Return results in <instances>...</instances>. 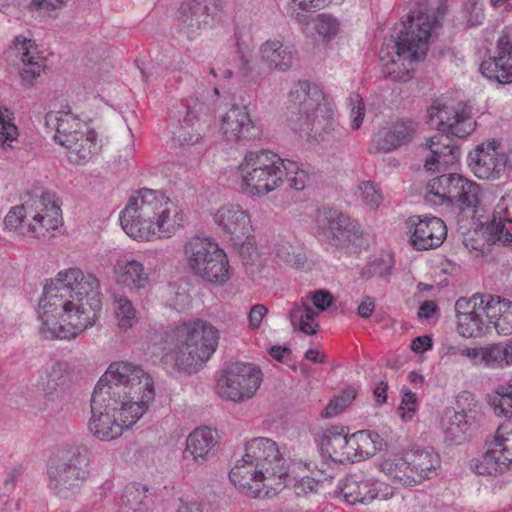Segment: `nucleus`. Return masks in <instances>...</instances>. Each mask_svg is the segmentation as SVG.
I'll return each instance as SVG.
<instances>
[{"label":"nucleus","mask_w":512,"mask_h":512,"mask_svg":"<svg viewBox=\"0 0 512 512\" xmlns=\"http://www.w3.org/2000/svg\"><path fill=\"white\" fill-rule=\"evenodd\" d=\"M234 37L236 40L237 51L239 53V57L242 62V66L240 67V70L244 75H247L250 71V68L248 66L249 61H248V59H246L245 52H244L245 49L247 48V45L245 44V41L243 40V37H242V32L239 29L235 30Z\"/></svg>","instance_id":"obj_62"},{"label":"nucleus","mask_w":512,"mask_h":512,"mask_svg":"<svg viewBox=\"0 0 512 512\" xmlns=\"http://www.w3.org/2000/svg\"><path fill=\"white\" fill-rule=\"evenodd\" d=\"M69 0H31L30 6L37 11L52 13L67 6Z\"/></svg>","instance_id":"obj_57"},{"label":"nucleus","mask_w":512,"mask_h":512,"mask_svg":"<svg viewBox=\"0 0 512 512\" xmlns=\"http://www.w3.org/2000/svg\"><path fill=\"white\" fill-rule=\"evenodd\" d=\"M299 9L311 11L322 9L330 4H341L344 0H291Z\"/></svg>","instance_id":"obj_61"},{"label":"nucleus","mask_w":512,"mask_h":512,"mask_svg":"<svg viewBox=\"0 0 512 512\" xmlns=\"http://www.w3.org/2000/svg\"><path fill=\"white\" fill-rule=\"evenodd\" d=\"M427 118L430 126L445 134L434 135L421 146L425 169L435 171L455 165L460 149L449 135L464 138L476 129L472 106L470 103L437 98L428 107Z\"/></svg>","instance_id":"obj_4"},{"label":"nucleus","mask_w":512,"mask_h":512,"mask_svg":"<svg viewBox=\"0 0 512 512\" xmlns=\"http://www.w3.org/2000/svg\"><path fill=\"white\" fill-rule=\"evenodd\" d=\"M267 313H268V308L265 305H263V304L254 305L250 309L249 314H248L249 328L251 330H256V329L260 328V326L262 325V321H263L264 317L267 315Z\"/></svg>","instance_id":"obj_58"},{"label":"nucleus","mask_w":512,"mask_h":512,"mask_svg":"<svg viewBox=\"0 0 512 512\" xmlns=\"http://www.w3.org/2000/svg\"><path fill=\"white\" fill-rule=\"evenodd\" d=\"M184 214L162 191L141 188L120 214L125 233L139 241L169 239L180 230Z\"/></svg>","instance_id":"obj_5"},{"label":"nucleus","mask_w":512,"mask_h":512,"mask_svg":"<svg viewBox=\"0 0 512 512\" xmlns=\"http://www.w3.org/2000/svg\"><path fill=\"white\" fill-rule=\"evenodd\" d=\"M407 455L411 472L417 477L418 483L437 474L440 457L432 448H416Z\"/></svg>","instance_id":"obj_32"},{"label":"nucleus","mask_w":512,"mask_h":512,"mask_svg":"<svg viewBox=\"0 0 512 512\" xmlns=\"http://www.w3.org/2000/svg\"><path fill=\"white\" fill-rule=\"evenodd\" d=\"M152 498L147 494L145 487L135 484L128 485L121 495L120 505L127 511H143L148 509Z\"/></svg>","instance_id":"obj_40"},{"label":"nucleus","mask_w":512,"mask_h":512,"mask_svg":"<svg viewBox=\"0 0 512 512\" xmlns=\"http://www.w3.org/2000/svg\"><path fill=\"white\" fill-rule=\"evenodd\" d=\"M418 122L400 118L380 127L374 134L370 153H389L409 144L418 131Z\"/></svg>","instance_id":"obj_19"},{"label":"nucleus","mask_w":512,"mask_h":512,"mask_svg":"<svg viewBox=\"0 0 512 512\" xmlns=\"http://www.w3.org/2000/svg\"><path fill=\"white\" fill-rule=\"evenodd\" d=\"M354 398L355 391L353 389L345 390L339 396L330 400L322 415L328 418L339 415L351 404Z\"/></svg>","instance_id":"obj_49"},{"label":"nucleus","mask_w":512,"mask_h":512,"mask_svg":"<svg viewBox=\"0 0 512 512\" xmlns=\"http://www.w3.org/2000/svg\"><path fill=\"white\" fill-rule=\"evenodd\" d=\"M315 231L324 243L336 249L347 248L350 244L361 247L366 242L361 225L336 209L317 210Z\"/></svg>","instance_id":"obj_13"},{"label":"nucleus","mask_w":512,"mask_h":512,"mask_svg":"<svg viewBox=\"0 0 512 512\" xmlns=\"http://www.w3.org/2000/svg\"><path fill=\"white\" fill-rule=\"evenodd\" d=\"M506 352L504 343L482 346V365L491 369L508 367Z\"/></svg>","instance_id":"obj_44"},{"label":"nucleus","mask_w":512,"mask_h":512,"mask_svg":"<svg viewBox=\"0 0 512 512\" xmlns=\"http://www.w3.org/2000/svg\"><path fill=\"white\" fill-rule=\"evenodd\" d=\"M261 370L249 363L236 362L226 366L217 380L218 395L233 402L252 398L262 383Z\"/></svg>","instance_id":"obj_15"},{"label":"nucleus","mask_w":512,"mask_h":512,"mask_svg":"<svg viewBox=\"0 0 512 512\" xmlns=\"http://www.w3.org/2000/svg\"><path fill=\"white\" fill-rule=\"evenodd\" d=\"M445 442L460 445L466 440L470 424L464 412H448L442 422Z\"/></svg>","instance_id":"obj_37"},{"label":"nucleus","mask_w":512,"mask_h":512,"mask_svg":"<svg viewBox=\"0 0 512 512\" xmlns=\"http://www.w3.org/2000/svg\"><path fill=\"white\" fill-rule=\"evenodd\" d=\"M460 356L467 358L474 366L482 365V347L463 346Z\"/></svg>","instance_id":"obj_63"},{"label":"nucleus","mask_w":512,"mask_h":512,"mask_svg":"<svg viewBox=\"0 0 512 512\" xmlns=\"http://www.w3.org/2000/svg\"><path fill=\"white\" fill-rule=\"evenodd\" d=\"M433 346L432 338L428 335L418 336L411 342V349L417 354L430 350Z\"/></svg>","instance_id":"obj_64"},{"label":"nucleus","mask_w":512,"mask_h":512,"mask_svg":"<svg viewBox=\"0 0 512 512\" xmlns=\"http://www.w3.org/2000/svg\"><path fill=\"white\" fill-rule=\"evenodd\" d=\"M14 49L16 56L22 63V68L19 71L21 85L30 88L34 81L44 72L46 59L39 51L36 42L23 35L15 37Z\"/></svg>","instance_id":"obj_26"},{"label":"nucleus","mask_w":512,"mask_h":512,"mask_svg":"<svg viewBox=\"0 0 512 512\" xmlns=\"http://www.w3.org/2000/svg\"><path fill=\"white\" fill-rule=\"evenodd\" d=\"M487 294L461 297L455 303L457 331L466 338L480 337L489 325Z\"/></svg>","instance_id":"obj_16"},{"label":"nucleus","mask_w":512,"mask_h":512,"mask_svg":"<svg viewBox=\"0 0 512 512\" xmlns=\"http://www.w3.org/2000/svg\"><path fill=\"white\" fill-rule=\"evenodd\" d=\"M219 132L228 142L255 140L261 135V129L251 118L248 107L237 104L220 117Z\"/></svg>","instance_id":"obj_20"},{"label":"nucleus","mask_w":512,"mask_h":512,"mask_svg":"<svg viewBox=\"0 0 512 512\" xmlns=\"http://www.w3.org/2000/svg\"><path fill=\"white\" fill-rule=\"evenodd\" d=\"M315 29L323 38H332L339 31V22L335 17L321 13L315 19Z\"/></svg>","instance_id":"obj_53"},{"label":"nucleus","mask_w":512,"mask_h":512,"mask_svg":"<svg viewBox=\"0 0 512 512\" xmlns=\"http://www.w3.org/2000/svg\"><path fill=\"white\" fill-rule=\"evenodd\" d=\"M116 282L132 292L145 289L149 283V273L143 263L135 259L118 260L114 266Z\"/></svg>","instance_id":"obj_28"},{"label":"nucleus","mask_w":512,"mask_h":512,"mask_svg":"<svg viewBox=\"0 0 512 512\" xmlns=\"http://www.w3.org/2000/svg\"><path fill=\"white\" fill-rule=\"evenodd\" d=\"M445 0H427L425 8L411 14L403 24L397 41L392 46L385 43L379 53L384 72L395 81L406 82L419 60L426 56L433 32L445 15Z\"/></svg>","instance_id":"obj_3"},{"label":"nucleus","mask_w":512,"mask_h":512,"mask_svg":"<svg viewBox=\"0 0 512 512\" xmlns=\"http://www.w3.org/2000/svg\"><path fill=\"white\" fill-rule=\"evenodd\" d=\"M289 98L294 110L287 121L293 131L308 137L317 125L323 123L322 140H325V135L334 136L337 133V126L333 122L335 106L317 84L299 80L291 88Z\"/></svg>","instance_id":"obj_7"},{"label":"nucleus","mask_w":512,"mask_h":512,"mask_svg":"<svg viewBox=\"0 0 512 512\" xmlns=\"http://www.w3.org/2000/svg\"><path fill=\"white\" fill-rule=\"evenodd\" d=\"M184 258L193 275L214 285L230 279V264L225 251L207 237L195 236L184 245Z\"/></svg>","instance_id":"obj_10"},{"label":"nucleus","mask_w":512,"mask_h":512,"mask_svg":"<svg viewBox=\"0 0 512 512\" xmlns=\"http://www.w3.org/2000/svg\"><path fill=\"white\" fill-rule=\"evenodd\" d=\"M111 305L117 328L122 332L131 329L137 322V310L128 296L124 293L113 292Z\"/></svg>","instance_id":"obj_36"},{"label":"nucleus","mask_w":512,"mask_h":512,"mask_svg":"<svg viewBox=\"0 0 512 512\" xmlns=\"http://www.w3.org/2000/svg\"><path fill=\"white\" fill-rule=\"evenodd\" d=\"M183 111H179V114H183V118L180 122V126H188V127H204V123L202 121V116L205 114L207 110L204 103L199 102L197 100H192L191 102H187L182 104Z\"/></svg>","instance_id":"obj_45"},{"label":"nucleus","mask_w":512,"mask_h":512,"mask_svg":"<svg viewBox=\"0 0 512 512\" xmlns=\"http://www.w3.org/2000/svg\"><path fill=\"white\" fill-rule=\"evenodd\" d=\"M378 468L393 486L409 487L418 484L417 477L411 472L407 454L405 457L398 455L384 457L379 461Z\"/></svg>","instance_id":"obj_29"},{"label":"nucleus","mask_w":512,"mask_h":512,"mask_svg":"<svg viewBox=\"0 0 512 512\" xmlns=\"http://www.w3.org/2000/svg\"><path fill=\"white\" fill-rule=\"evenodd\" d=\"M406 225L410 243L416 250H430L439 247L447 236L444 221L436 216H410Z\"/></svg>","instance_id":"obj_22"},{"label":"nucleus","mask_w":512,"mask_h":512,"mask_svg":"<svg viewBox=\"0 0 512 512\" xmlns=\"http://www.w3.org/2000/svg\"><path fill=\"white\" fill-rule=\"evenodd\" d=\"M17 136V127L12 123L9 111L0 107V148L9 146Z\"/></svg>","instance_id":"obj_50"},{"label":"nucleus","mask_w":512,"mask_h":512,"mask_svg":"<svg viewBox=\"0 0 512 512\" xmlns=\"http://www.w3.org/2000/svg\"><path fill=\"white\" fill-rule=\"evenodd\" d=\"M65 148L67 149L68 159L71 163L83 165L100 151L101 144L95 130L89 128L81 134L78 140H74V143H71Z\"/></svg>","instance_id":"obj_34"},{"label":"nucleus","mask_w":512,"mask_h":512,"mask_svg":"<svg viewBox=\"0 0 512 512\" xmlns=\"http://www.w3.org/2000/svg\"><path fill=\"white\" fill-rule=\"evenodd\" d=\"M402 400L399 407L401 418L405 421L410 420L415 415L418 405L416 394L410 390H402Z\"/></svg>","instance_id":"obj_54"},{"label":"nucleus","mask_w":512,"mask_h":512,"mask_svg":"<svg viewBox=\"0 0 512 512\" xmlns=\"http://www.w3.org/2000/svg\"><path fill=\"white\" fill-rule=\"evenodd\" d=\"M271 254L274 258L291 267H299L304 263L301 253H296L294 247L283 239L276 240L271 247Z\"/></svg>","instance_id":"obj_42"},{"label":"nucleus","mask_w":512,"mask_h":512,"mask_svg":"<svg viewBox=\"0 0 512 512\" xmlns=\"http://www.w3.org/2000/svg\"><path fill=\"white\" fill-rule=\"evenodd\" d=\"M154 397V381L142 367L111 363L92 394L90 433L101 441L120 437L146 413Z\"/></svg>","instance_id":"obj_1"},{"label":"nucleus","mask_w":512,"mask_h":512,"mask_svg":"<svg viewBox=\"0 0 512 512\" xmlns=\"http://www.w3.org/2000/svg\"><path fill=\"white\" fill-rule=\"evenodd\" d=\"M225 7L224 0H183L175 13L179 33L196 39L220 21Z\"/></svg>","instance_id":"obj_14"},{"label":"nucleus","mask_w":512,"mask_h":512,"mask_svg":"<svg viewBox=\"0 0 512 512\" xmlns=\"http://www.w3.org/2000/svg\"><path fill=\"white\" fill-rule=\"evenodd\" d=\"M355 195L358 201L371 210L378 208L383 200L382 192L371 181L361 182Z\"/></svg>","instance_id":"obj_46"},{"label":"nucleus","mask_w":512,"mask_h":512,"mask_svg":"<svg viewBox=\"0 0 512 512\" xmlns=\"http://www.w3.org/2000/svg\"><path fill=\"white\" fill-rule=\"evenodd\" d=\"M46 124L55 129L54 139L63 147L74 143V140H78L81 134L90 128L87 123L81 121L78 116L69 111L48 113Z\"/></svg>","instance_id":"obj_27"},{"label":"nucleus","mask_w":512,"mask_h":512,"mask_svg":"<svg viewBox=\"0 0 512 512\" xmlns=\"http://www.w3.org/2000/svg\"><path fill=\"white\" fill-rule=\"evenodd\" d=\"M99 279L78 267L60 270L44 286L39 333L45 339H74L95 325L102 308Z\"/></svg>","instance_id":"obj_2"},{"label":"nucleus","mask_w":512,"mask_h":512,"mask_svg":"<svg viewBox=\"0 0 512 512\" xmlns=\"http://www.w3.org/2000/svg\"><path fill=\"white\" fill-rule=\"evenodd\" d=\"M62 224V213L55 195L41 191L24 203L9 209L3 220V230L19 237H41Z\"/></svg>","instance_id":"obj_8"},{"label":"nucleus","mask_w":512,"mask_h":512,"mask_svg":"<svg viewBox=\"0 0 512 512\" xmlns=\"http://www.w3.org/2000/svg\"><path fill=\"white\" fill-rule=\"evenodd\" d=\"M284 180L287 179L291 188L297 191L303 190L310 181L308 170L297 162L284 159Z\"/></svg>","instance_id":"obj_43"},{"label":"nucleus","mask_w":512,"mask_h":512,"mask_svg":"<svg viewBox=\"0 0 512 512\" xmlns=\"http://www.w3.org/2000/svg\"><path fill=\"white\" fill-rule=\"evenodd\" d=\"M345 432L343 428L332 426L327 428L319 436L318 444L324 455L333 461H339L340 453L345 444Z\"/></svg>","instance_id":"obj_39"},{"label":"nucleus","mask_w":512,"mask_h":512,"mask_svg":"<svg viewBox=\"0 0 512 512\" xmlns=\"http://www.w3.org/2000/svg\"><path fill=\"white\" fill-rule=\"evenodd\" d=\"M382 486L373 478L351 474L342 480L340 491L348 504H368L376 498L386 499L392 495L390 488L381 489Z\"/></svg>","instance_id":"obj_25"},{"label":"nucleus","mask_w":512,"mask_h":512,"mask_svg":"<svg viewBox=\"0 0 512 512\" xmlns=\"http://www.w3.org/2000/svg\"><path fill=\"white\" fill-rule=\"evenodd\" d=\"M481 73L499 83L512 82V25L506 26L497 40L496 56L482 61Z\"/></svg>","instance_id":"obj_23"},{"label":"nucleus","mask_w":512,"mask_h":512,"mask_svg":"<svg viewBox=\"0 0 512 512\" xmlns=\"http://www.w3.org/2000/svg\"><path fill=\"white\" fill-rule=\"evenodd\" d=\"M246 461H252L270 480L287 475L284 459L277 443L269 438H254L246 444Z\"/></svg>","instance_id":"obj_18"},{"label":"nucleus","mask_w":512,"mask_h":512,"mask_svg":"<svg viewBox=\"0 0 512 512\" xmlns=\"http://www.w3.org/2000/svg\"><path fill=\"white\" fill-rule=\"evenodd\" d=\"M489 324H493L500 335L512 334V303L500 296L487 294Z\"/></svg>","instance_id":"obj_31"},{"label":"nucleus","mask_w":512,"mask_h":512,"mask_svg":"<svg viewBox=\"0 0 512 512\" xmlns=\"http://www.w3.org/2000/svg\"><path fill=\"white\" fill-rule=\"evenodd\" d=\"M203 132L204 127L179 126L174 134L181 144L192 145L199 142Z\"/></svg>","instance_id":"obj_55"},{"label":"nucleus","mask_w":512,"mask_h":512,"mask_svg":"<svg viewBox=\"0 0 512 512\" xmlns=\"http://www.w3.org/2000/svg\"><path fill=\"white\" fill-rule=\"evenodd\" d=\"M69 377L68 364L65 362L53 363L41 376L40 385L47 394L57 391L65 385Z\"/></svg>","instance_id":"obj_41"},{"label":"nucleus","mask_w":512,"mask_h":512,"mask_svg":"<svg viewBox=\"0 0 512 512\" xmlns=\"http://www.w3.org/2000/svg\"><path fill=\"white\" fill-rule=\"evenodd\" d=\"M505 219L495 218V209L493 210L492 221L489 224V233L492 239L504 245L512 244V232L506 227Z\"/></svg>","instance_id":"obj_52"},{"label":"nucleus","mask_w":512,"mask_h":512,"mask_svg":"<svg viewBox=\"0 0 512 512\" xmlns=\"http://www.w3.org/2000/svg\"><path fill=\"white\" fill-rule=\"evenodd\" d=\"M348 106L350 108V126L353 130H358L365 117V104L358 93H351L348 97Z\"/></svg>","instance_id":"obj_51"},{"label":"nucleus","mask_w":512,"mask_h":512,"mask_svg":"<svg viewBox=\"0 0 512 512\" xmlns=\"http://www.w3.org/2000/svg\"><path fill=\"white\" fill-rule=\"evenodd\" d=\"M512 463V423L501 424L489 448L484 453L477 472L482 475H497L508 469Z\"/></svg>","instance_id":"obj_17"},{"label":"nucleus","mask_w":512,"mask_h":512,"mask_svg":"<svg viewBox=\"0 0 512 512\" xmlns=\"http://www.w3.org/2000/svg\"><path fill=\"white\" fill-rule=\"evenodd\" d=\"M214 222L234 243H242L253 233L251 215L238 204L223 205L213 216Z\"/></svg>","instance_id":"obj_24"},{"label":"nucleus","mask_w":512,"mask_h":512,"mask_svg":"<svg viewBox=\"0 0 512 512\" xmlns=\"http://www.w3.org/2000/svg\"><path fill=\"white\" fill-rule=\"evenodd\" d=\"M89 458L85 449L67 447L59 450L47 467L49 487L60 497L66 498L89 477Z\"/></svg>","instance_id":"obj_11"},{"label":"nucleus","mask_w":512,"mask_h":512,"mask_svg":"<svg viewBox=\"0 0 512 512\" xmlns=\"http://www.w3.org/2000/svg\"><path fill=\"white\" fill-rule=\"evenodd\" d=\"M495 139L481 143L468 155V165L474 175L483 180H497L504 175V153Z\"/></svg>","instance_id":"obj_21"},{"label":"nucleus","mask_w":512,"mask_h":512,"mask_svg":"<svg viewBox=\"0 0 512 512\" xmlns=\"http://www.w3.org/2000/svg\"><path fill=\"white\" fill-rule=\"evenodd\" d=\"M491 404L499 414L512 416V380L496 389Z\"/></svg>","instance_id":"obj_47"},{"label":"nucleus","mask_w":512,"mask_h":512,"mask_svg":"<svg viewBox=\"0 0 512 512\" xmlns=\"http://www.w3.org/2000/svg\"><path fill=\"white\" fill-rule=\"evenodd\" d=\"M216 433L208 427H199L192 431L186 439L184 457H191L195 462H202L215 446Z\"/></svg>","instance_id":"obj_33"},{"label":"nucleus","mask_w":512,"mask_h":512,"mask_svg":"<svg viewBox=\"0 0 512 512\" xmlns=\"http://www.w3.org/2000/svg\"><path fill=\"white\" fill-rule=\"evenodd\" d=\"M218 330L203 320L183 322L165 333L162 361L179 372L195 373L216 351Z\"/></svg>","instance_id":"obj_6"},{"label":"nucleus","mask_w":512,"mask_h":512,"mask_svg":"<svg viewBox=\"0 0 512 512\" xmlns=\"http://www.w3.org/2000/svg\"><path fill=\"white\" fill-rule=\"evenodd\" d=\"M355 434V440H359V444L364 449L365 456L372 457L378 450L383 447V439L381 436L370 430H360Z\"/></svg>","instance_id":"obj_48"},{"label":"nucleus","mask_w":512,"mask_h":512,"mask_svg":"<svg viewBox=\"0 0 512 512\" xmlns=\"http://www.w3.org/2000/svg\"><path fill=\"white\" fill-rule=\"evenodd\" d=\"M259 53L262 62L269 69L285 72L292 67L294 62L293 49L276 39H270L262 43L259 47Z\"/></svg>","instance_id":"obj_30"},{"label":"nucleus","mask_w":512,"mask_h":512,"mask_svg":"<svg viewBox=\"0 0 512 512\" xmlns=\"http://www.w3.org/2000/svg\"><path fill=\"white\" fill-rule=\"evenodd\" d=\"M495 218L505 219L512 224V189L508 190L494 207Z\"/></svg>","instance_id":"obj_56"},{"label":"nucleus","mask_w":512,"mask_h":512,"mask_svg":"<svg viewBox=\"0 0 512 512\" xmlns=\"http://www.w3.org/2000/svg\"><path fill=\"white\" fill-rule=\"evenodd\" d=\"M344 442L345 444L343 445L344 447L342 448L338 462H357L356 447L352 445V443L355 442V434L350 436L345 435Z\"/></svg>","instance_id":"obj_60"},{"label":"nucleus","mask_w":512,"mask_h":512,"mask_svg":"<svg viewBox=\"0 0 512 512\" xmlns=\"http://www.w3.org/2000/svg\"><path fill=\"white\" fill-rule=\"evenodd\" d=\"M317 316L318 313L306 303L296 304L289 312V318L293 327L298 328L306 335H314L318 332Z\"/></svg>","instance_id":"obj_38"},{"label":"nucleus","mask_w":512,"mask_h":512,"mask_svg":"<svg viewBox=\"0 0 512 512\" xmlns=\"http://www.w3.org/2000/svg\"><path fill=\"white\" fill-rule=\"evenodd\" d=\"M229 478L240 489H252V483H255L256 490H258V483L270 480L254 462L246 461V454L231 469Z\"/></svg>","instance_id":"obj_35"},{"label":"nucleus","mask_w":512,"mask_h":512,"mask_svg":"<svg viewBox=\"0 0 512 512\" xmlns=\"http://www.w3.org/2000/svg\"><path fill=\"white\" fill-rule=\"evenodd\" d=\"M481 188L476 182L456 173L431 179L426 186L425 199L433 205H451L475 213L480 204Z\"/></svg>","instance_id":"obj_12"},{"label":"nucleus","mask_w":512,"mask_h":512,"mask_svg":"<svg viewBox=\"0 0 512 512\" xmlns=\"http://www.w3.org/2000/svg\"><path fill=\"white\" fill-rule=\"evenodd\" d=\"M310 295L314 306L320 311H325L334 301L333 295L325 290H317L311 292Z\"/></svg>","instance_id":"obj_59"},{"label":"nucleus","mask_w":512,"mask_h":512,"mask_svg":"<svg viewBox=\"0 0 512 512\" xmlns=\"http://www.w3.org/2000/svg\"><path fill=\"white\" fill-rule=\"evenodd\" d=\"M284 159L268 149L249 150L237 168L239 187L250 197L263 198L284 183Z\"/></svg>","instance_id":"obj_9"}]
</instances>
